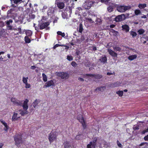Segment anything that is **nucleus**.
<instances>
[{"label":"nucleus","instance_id":"nucleus-34","mask_svg":"<svg viewBox=\"0 0 148 148\" xmlns=\"http://www.w3.org/2000/svg\"><path fill=\"white\" fill-rule=\"evenodd\" d=\"M82 124V125L84 129H85L86 128V122L85 120L83 121V122H80Z\"/></svg>","mask_w":148,"mask_h":148},{"label":"nucleus","instance_id":"nucleus-6","mask_svg":"<svg viewBox=\"0 0 148 148\" xmlns=\"http://www.w3.org/2000/svg\"><path fill=\"white\" fill-rule=\"evenodd\" d=\"M49 139L50 143L53 142L54 140L57 139V136L55 132L52 131L49 134Z\"/></svg>","mask_w":148,"mask_h":148},{"label":"nucleus","instance_id":"nucleus-1","mask_svg":"<svg viewBox=\"0 0 148 148\" xmlns=\"http://www.w3.org/2000/svg\"><path fill=\"white\" fill-rule=\"evenodd\" d=\"M45 18V17L43 16L41 20L38 21L39 29H43L46 28V30H49L50 27H48V26L50 25V22H43V21L44 20Z\"/></svg>","mask_w":148,"mask_h":148},{"label":"nucleus","instance_id":"nucleus-15","mask_svg":"<svg viewBox=\"0 0 148 148\" xmlns=\"http://www.w3.org/2000/svg\"><path fill=\"white\" fill-rule=\"evenodd\" d=\"M18 111L20 112V114H21V116H23L25 114H27L28 113V111L26 110H19Z\"/></svg>","mask_w":148,"mask_h":148},{"label":"nucleus","instance_id":"nucleus-58","mask_svg":"<svg viewBox=\"0 0 148 148\" xmlns=\"http://www.w3.org/2000/svg\"><path fill=\"white\" fill-rule=\"evenodd\" d=\"M0 122L3 125L4 124H5L6 123L2 119L0 120Z\"/></svg>","mask_w":148,"mask_h":148},{"label":"nucleus","instance_id":"nucleus-46","mask_svg":"<svg viewBox=\"0 0 148 148\" xmlns=\"http://www.w3.org/2000/svg\"><path fill=\"white\" fill-rule=\"evenodd\" d=\"M25 88H29L31 87V85L30 84H28L27 83L25 84Z\"/></svg>","mask_w":148,"mask_h":148},{"label":"nucleus","instance_id":"nucleus-11","mask_svg":"<svg viewBox=\"0 0 148 148\" xmlns=\"http://www.w3.org/2000/svg\"><path fill=\"white\" fill-rule=\"evenodd\" d=\"M19 118L20 117L18 116V114L14 112L12 118V121H17Z\"/></svg>","mask_w":148,"mask_h":148},{"label":"nucleus","instance_id":"nucleus-63","mask_svg":"<svg viewBox=\"0 0 148 148\" xmlns=\"http://www.w3.org/2000/svg\"><path fill=\"white\" fill-rule=\"evenodd\" d=\"M97 50V48L95 46L92 47V50L94 51H95Z\"/></svg>","mask_w":148,"mask_h":148},{"label":"nucleus","instance_id":"nucleus-53","mask_svg":"<svg viewBox=\"0 0 148 148\" xmlns=\"http://www.w3.org/2000/svg\"><path fill=\"white\" fill-rule=\"evenodd\" d=\"M145 144L147 145L148 143L147 142H143V143H142L140 144L139 145V146L140 147L142 146L143 145H145Z\"/></svg>","mask_w":148,"mask_h":148},{"label":"nucleus","instance_id":"nucleus-21","mask_svg":"<svg viewBox=\"0 0 148 148\" xmlns=\"http://www.w3.org/2000/svg\"><path fill=\"white\" fill-rule=\"evenodd\" d=\"M106 87L105 86H101L97 87L95 90V91H96L97 90L103 92L105 89H106Z\"/></svg>","mask_w":148,"mask_h":148},{"label":"nucleus","instance_id":"nucleus-62","mask_svg":"<svg viewBox=\"0 0 148 148\" xmlns=\"http://www.w3.org/2000/svg\"><path fill=\"white\" fill-rule=\"evenodd\" d=\"M78 80L79 81H82V82L84 81V79L81 77H79L78 78Z\"/></svg>","mask_w":148,"mask_h":148},{"label":"nucleus","instance_id":"nucleus-25","mask_svg":"<svg viewBox=\"0 0 148 148\" xmlns=\"http://www.w3.org/2000/svg\"><path fill=\"white\" fill-rule=\"evenodd\" d=\"M25 41L26 43H29L30 42L31 40L29 37L25 36L24 38Z\"/></svg>","mask_w":148,"mask_h":148},{"label":"nucleus","instance_id":"nucleus-43","mask_svg":"<svg viewBox=\"0 0 148 148\" xmlns=\"http://www.w3.org/2000/svg\"><path fill=\"white\" fill-rule=\"evenodd\" d=\"M89 2V5H90V7L91 8V6L93 5L95 3L94 1H90Z\"/></svg>","mask_w":148,"mask_h":148},{"label":"nucleus","instance_id":"nucleus-12","mask_svg":"<svg viewBox=\"0 0 148 148\" xmlns=\"http://www.w3.org/2000/svg\"><path fill=\"white\" fill-rule=\"evenodd\" d=\"M10 1L13 7H14V4L20 3L23 2V0H10Z\"/></svg>","mask_w":148,"mask_h":148},{"label":"nucleus","instance_id":"nucleus-45","mask_svg":"<svg viewBox=\"0 0 148 148\" xmlns=\"http://www.w3.org/2000/svg\"><path fill=\"white\" fill-rule=\"evenodd\" d=\"M13 21L12 19H10L6 21V24L7 25H9L10 23H12Z\"/></svg>","mask_w":148,"mask_h":148},{"label":"nucleus","instance_id":"nucleus-55","mask_svg":"<svg viewBox=\"0 0 148 148\" xmlns=\"http://www.w3.org/2000/svg\"><path fill=\"white\" fill-rule=\"evenodd\" d=\"M18 32L16 34H18V33L21 34V27H19L18 28Z\"/></svg>","mask_w":148,"mask_h":148},{"label":"nucleus","instance_id":"nucleus-56","mask_svg":"<svg viewBox=\"0 0 148 148\" xmlns=\"http://www.w3.org/2000/svg\"><path fill=\"white\" fill-rule=\"evenodd\" d=\"M139 127L138 125H137L136 126L134 127L133 128V129L135 130H137L139 129Z\"/></svg>","mask_w":148,"mask_h":148},{"label":"nucleus","instance_id":"nucleus-38","mask_svg":"<svg viewBox=\"0 0 148 148\" xmlns=\"http://www.w3.org/2000/svg\"><path fill=\"white\" fill-rule=\"evenodd\" d=\"M113 7L110 5L107 8L108 11L110 12H111L113 11Z\"/></svg>","mask_w":148,"mask_h":148},{"label":"nucleus","instance_id":"nucleus-13","mask_svg":"<svg viewBox=\"0 0 148 148\" xmlns=\"http://www.w3.org/2000/svg\"><path fill=\"white\" fill-rule=\"evenodd\" d=\"M121 27L122 28V30L123 31H125L126 32H128L129 31V27L127 25H122Z\"/></svg>","mask_w":148,"mask_h":148},{"label":"nucleus","instance_id":"nucleus-27","mask_svg":"<svg viewBox=\"0 0 148 148\" xmlns=\"http://www.w3.org/2000/svg\"><path fill=\"white\" fill-rule=\"evenodd\" d=\"M102 77V76L99 74H95L94 77L96 79H100Z\"/></svg>","mask_w":148,"mask_h":148},{"label":"nucleus","instance_id":"nucleus-18","mask_svg":"<svg viewBox=\"0 0 148 148\" xmlns=\"http://www.w3.org/2000/svg\"><path fill=\"white\" fill-rule=\"evenodd\" d=\"M99 61L103 64L105 63L107 61V58L105 55L104 57H101L99 59Z\"/></svg>","mask_w":148,"mask_h":148},{"label":"nucleus","instance_id":"nucleus-44","mask_svg":"<svg viewBox=\"0 0 148 148\" xmlns=\"http://www.w3.org/2000/svg\"><path fill=\"white\" fill-rule=\"evenodd\" d=\"M81 134H78L75 137V139L76 140H78L80 139L81 137Z\"/></svg>","mask_w":148,"mask_h":148},{"label":"nucleus","instance_id":"nucleus-40","mask_svg":"<svg viewBox=\"0 0 148 148\" xmlns=\"http://www.w3.org/2000/svg\"><path fill=\"white\" fill-rule=\"evenodd\" d=\"M29 17L30 19H33L35 18V16L34 14H30L29 15Z\"/></svg>","mask_w":148,"mask_h":148},{"label":"nucleus","instance_id":"nucleus-17","mask_svg":"<svg viewBox=\"0 0 148 148\" xmlns=\"http://www.w3.org/2000/svg\"><path fill=\"white\" fill-rule=\"evenodd\" d=\"M77 119L79 121V122H83L84 120L82 115L81 114H78L77 116Z\"/></svg>","mask_w":148,"mask_h":148},{"label":"nucleus","instance_id":"nucleus-32","mask_svg":"<svg viewBox=\"0 0 148 148\" xmlns=\"http://www.w3.org/2000/svg\"><path fill=\"white\" fill-rule=\"evenodd\" d=\"M11 101L15 105L17 100L15 98L12 97L11 99Z\"/></svg>","mask_w":148,"mask_h":148},{"label":"nucleus","instance_id":"nucleus-33","mask_svg":"<svg viewBox=\"0 0 148 148\" xmlns=\"http://www.w3.org/2000/svg\"><path fill=\"white\" fill-rule=\"evenodd\" d=\"M83 30V28L82 24L80 23L79 25V31L80 33H82Z\"/></svg>","mask_w":148,"mask_h":148},{"label":"nucleus","instance_id":"nucleus-49","mask_svg":"<svg viewBox=\"0 0 148 148\" xmlns=\"http://www.w3.org/2000/svg\"><path fill=\"white\" fill-rule=\"evenodd\" d=\"M117 144L118 146L120 147H122V145L119 142V140H117L116 141Z\"/></svg>","mask_w":148,"mask_h":148},{"label":"nucleus","instance_id":"nucleus-37","mask_svg":"<svg viewBox=\"0 0 148 148\" xmlns=\"http://www.w3.org/2000/svg\"><path fill=\"white\" fill-rule=\"evenodd\" d=\"M3 125L5 126V127L4 128V130L6 132H7L8 130L9 129V126L7 125V123L4 124Z\"/></svg>","mask_w":148,"mask_h":148},{"label":"nucleus","instance_id":"nucleus-48","mask_svg":"<svg viewBox=\"0 0 148 148\" xmlns=\"http://www.w3.org/2000/svg\"><path fill=\"white\" fill-rule=\"evenodd\" d=\"M95 74H86L85 76L86 77L87 76H89V77H94V75Z\"/></svg>","mask_w":148,"mask_h":148},{"label":"nucleus","instance_id":"nucleus-28","mask_svg":"<svg viewBox=\"0 0 148 148\" xmlns=\"http://www.w3.org/2000/svg\"><path fill=\"white\" fill-rule=\"evenodd\" d=\"M25 33L27 35L26 36H27L28 37L31 36L32 34V32L30 30L27 31H26Z\"/></svg>","mask_w":148,"mask_h":148},{"label":"nucleus","instance_id":"nucleus-16","mask_svg":"<svg viewBox=\"0 0 148 148\" xmlns=\"http://www.w3.org/2000/svg\"><path fill=\"white\" fill-rule=\"evenodd\" d=\"M83 6L84 8L86 9H89L90 8L89 5V1L88 2H85L83 4Z\"/></svg>","mask_w":148,"mask_h":148},{"label":"nucleus","instance_id":"nucleus-52","mask_svg":"<svg viewBox=\"0 0 148 148\" xmlns=\"http://www.w3.org/2000/svg\"><path fill=\"white\" fill-rule=\"evenodd\" d=\"M39 25H38V26H36L34 27L35 30H36L37 31V32H39Z\"/></svg>","mask_w":148,"mask_h":148},{"label":"nucleus","instance_id":"nucleus-14","mask_svg":"<svg viewBox=\"0 0 148 148\" xmlns=\"http://www.w3.org/2000/svg\"><path fill=\"white\" fill-rule=\"evenodd\" d=\"M57 7L60 9H63L64 7V3L62 2H57L56 3Z\"/></svg>","mask_w":148,"mask_h":148},{"label":"nucleus","instance_id":"nucleus-8","mask_svg":"<svg viewBox=\"0 0 148 148\" xmlns=\"http://www.w3.org/2000/svg\"><path fill=\"white\" fill-rule=\"evenodd\" d=\"M55 86V84L53 80H51L50 81H48L45 83V86L46 88L49 87L51 86Z\"/></svg>","mask_w":148,"mask_h":148},{"label":"nucleus","instance_id":"nucleus-61","mask_svg":"<svg viewBox=\"0 0 148 148\" xmlns=\"http://www.w3.org/2000/svg\"><path fill=\"white\" fill-rule=\"evenodd\" d=\"M75 54L77 55H79L80 54V51L79 50H77L76 51Z\"/></svg>","mask_w":148,"mask_h":148},{"label":"nucleus","instance_id":"nucleus-51","mask_svg":"<svg viewBox=\"0 0 148 148\" xmlns=\"http://www.w3.org/2000/svg\"><path fill=\"white\" fill-rule=\"evenodd\" d=\"M103 145H104V147H107L108 146V143L105 141H104L103 142Z\"/></svg>","mask_w":148,"mask_h":148},{"label":"nucleus","instance_id":"nucleus-59","mask_svg":"<svg viewBox=\"0 0 148 148\" xmlns=\"http://www.w3.org/2000/svg\"><path fill=\"white\" fill-rule=\"evenodd\" d=\"M144 139L145 141L148 140V135L145 136L144 138Z\"/></svg>","mask_w":148,"mask_h":148},{"label":"nucleus","instance_id":"nucleus-60","mask_svg":"<svg viewBox=\"0 0 148 148\" xmlns=\"http://www.w3.org/2000/svg\"><path fill=\"white\" fill-rule=\"evenodd\" d=\"M12 11V9H10V10H8L7 12L8 14H11Z\"/></svg>","mask_w":148,"mask_h":148},{"label":"nucleus","instance_id":"nucleus-30","mask_svg":"<svg viewBox=\"0 0 148 148\" xmlns=\"http://www.w3.org/2000/svg\"><path fill=\"white\" fill-rule=\"evenodd\" d=\"M23 101H22L17 100L15 105L17 106H21L22 105Z\"/></svg>","mask_w":148,"mask_h":148},{"label":"nucleus","instance_id":"nucleus-10","mask_svg":"<svg viewBox=\"0 0 148 148\" xmlns=\"http://www.w3.org/2000/svg\"><path fill=\"white\" fill-rule=\"evenodd\" d=\"M108 51L109 54L112 57H117V54L110 49H108Z\"/></svg>","mask_w":148,"mask_h":148},{"label":"nucleus","instance_id":"nucleus-64","mask_svg":"<svg viewBox=\"0 0 148 148\" xmlns=\"http://www.w3.org/2000/svg\"><path fill=\"white\" fill-rule=\"evenodd\" d=\"M62 33V32H61L59 31H58L57 32V34L58 35H60V36H61V35Z\"/></svg>","mask_w":148,"mask_h":148},{"label":"nucleus","instance_id":"nucleus-24","mask_svg":"<svg viewBox=\"0 0 148 148\" xmlns=\"http://www.w3.org/2000/svg\"><path fill=\"white\" fill-rule=\"evenodd\" d=\"M147 6V4L146 3L141 4L140 3L139 4L138 7L140 9H143Z\"/></svg>","mask_w":148,"mask_h":148},{"label":"nucleus","instance_id":"nucleus-7","mask_svg":"<svg viewBox=\"0 0 148 148\" xmlns=\"http://www.w3.org/2000/svg\"><path fill=\"white\" fill-rule=\"evenodd\" d=\"M126 19L125 16L124 14L119 15L115 18V21L116 22L122 21Z\"/></svg>","mask_w":148,"mask_h":148},{"label":"nucleus","instance_id":"nucleus-26","mask_svg":"<svg viewBox=\"0 0 148 148\" xmlns=\"http://www.w3.org/2000/svg\"><path fill=\"white\" fill-rule=\"evenodd\" d=\"M39 101L38 100H37V99L35 100L33 102V107L35 108L36 107L38 106V103Z\"/></svg>","mask_w":148,"mask_h":148},{"label":"nucleus","instance_id":"nucleus-39","mask_svg":"<svg viewBox=\"0 0 148 148\" xmlns=\"http://www.w3.org/2000/svg\"><path fill=\"white\" fill-rule=\"evenodd\" d=\"M130 34L132 35L133 38H134L137 35L136 32L134 31H131V32Z\"/></svg>","mask_w":148,"mask_h":148},{"label":"nucleus","instance_id":"nucleus-31","mask_svg":"<svg viewBox=\"0 0 148 148\" xmlns=\"http://www.w3.org/2000/svg\"><path fill=\"white\" fill-rule=\"evenodd\" d=\"M42 76L43 80L44 82H46L47 81V77L45 73L42 74Z\"/></svg>","mask_w":148,"mask_h":148},{"label":"nucleus","instance_id":"nucleus-2","mask_svg":"<svg viewBox=\"0 0 148 148\" xmlns=\"http://www.w3.org/2000/svg\"><path fill=\"white\" fill-rule=\"evenodd\" d=\"M14 140L15 141V144L16 145L18 146L20 144L23 143L22 138V134H17L14 136Z\"/></svg>","mask_w":148,"mask_h":148},{"label":"nucleus","instance_id":"nucleus-42","mask_svg":"<svg viewBox=\"0 0 148 148\" xmlns=\"http://www.w3.org/2000/svg\"><path fill=\"white\" fill-rule=\"evenodd\" d=\"M67 59L69 61H72L73 60V57L71 56H68Z\"/></svg>","mask_w":148,"mask_h":148},{"label":"nucleus","instance_id":"nucleus-3","mask_svg":"<svg viewBox=\"0 0 148 148\" xmlns=\"http://www.w3.org/2000/svg\"><path fill=\"white\" fill-rule=\"evenodd\" d=\"M92 141H90L87 145L86 148H95L98 139L97 137H94L93 138Z\"/></svg>","mask_w":148,"mask_h":148},{"label":"nucleus","instance_id":"nucleus-4","mask_svg":"<svg viewBox=\"0 0 148 148\" xmlns=\"http://www.w3.org/2000/svg\"><path fill=\"white\" fill-rule=\"evenodd\" d=\"M56 74L57 76L60 77L62 79H66L69 77V75L66 72H58L56 73Z\"/></svg>","mask_w":148,"mask_h":148},{"label":"nucleus","instance_id":"nucleus-36","mask_svg":"<svg viewBox=\"0 0 148 148\" xmlns=\"http://www.w3.org/2000/svg\"><path fill=\"white\" fill-rule=\"evenodd\" d=\"M28 77H23V78L22 81L23 83L25 84L27 83V80L28 79Z\"/></svg>","mask_w":148,"mask_h":148},{"label":"nucleus","instance_id":"nucleus-50","mask_svg":"<svg viewBox=\"0 0 148 148\" xmlns=\"http://www.w3.org/2000/svg\"><path fill=\"white\" fill-rule=\"evenodd\" d=\"M110 0H101L100 1L101 3H106L108 2Z\"/></svg>","mask_w":148,"mask_h":148},{"label":"nucleus","instance_id":"nucleus-9","mask_svg":"<svg viewBox=\"0 0 148 148\" xmlns=\"http://www.w3.org/2000/svg\"><path fill=\"white\" fill-rule=\"evenodd\" d=\"M29 102V100L27 99H26L24 101L23 103H22V105L21 106H22L23 110H27L28 108V103Z\"/></svg>","mask_w":148,"mask_h":148},{"label":"nucleus","instance_id":"nucleus-29","mask_svg":"<svg viewBox=\"0 0 148 148\" xmlns=\"http://www.w3.org/2000/svg\"><path fill=\"white\" fill-rule=\"evenodd\" d=\"M137 32L139 34L141 35L144 33L145 30L143 29H140Z\"/></svg>","mask_w":148,"mask_h":148},{"label":"nucleus","instance_id":"nucleus-19","mask_svg":"<svg viewBox=\"0 0 148 148\" xmlns=\"http://www.w3.org/2000/svg\"><path fill=\"white\" fill-rule=\"evenodd\" d=\"M121 85V83L118 82H117L114 84H111L109 86L110 87H115L120 86Z\"/></svg>","mask_w":148,"mask_h":148},{"label":"nucleus","instance_id":"nucleus-54","mask_svg":"<svg viewBox=\"0 0 148 148\" xmlns=\"http://www.w3.org/2000/svg\"><path fill=\"white\" fill-rule=\"evenodd\" d=\"M60 46H62L59 44H56L54 46L53 48L54 49H55L57 47Z\"/></svg>","mask_w":148,"mask_h":148},{"label":"nucleus","instance_id":"nucleus-47","mask_svg":"<svg viewBox=\"0 0 148 148\" xmlns=\"http://www.w3.org/2000/svg\"><path fill=\"white\" fill-rule=\"evenodd\" d=\"M71 65L73 67H75L77 65L76 63L74 61H72L71 62Z\"/></svg>","mask_w":148,"mask_h":148},{"label":"nucleus","instance_id":"nucleus-20","mask_svg":"<svg viewBox=\"0 0 148 148\" xmlns=\"http://www.w3.org/2000/svg\"><path fill=\"white\" fill-rule=\"evenodd\" d=\"M137 56L136 55H132L128 56V59L130 61L133 60L136 58Z\"/></svg>","mask_w":148,"mask_h":148},{"label":"nucleus","instance_id":"nucleus-22","mask_svg":"<svg viewBox=\"0 0 148 148\" xmlns=\"http://www.w3.org/2000/svg\"><path fill=\"white\" fill-rule=\"evenodd\" d=\"M113 48L116 51H118L119 52H121V48L119 46H114L113 47Z\"/></svg>","mask_w":148,"mask_h":148},{"label":"nucleus","instance_id":"nucleus-35","mask_svg":"<svg viewBox=\"0 0 148 148\" xmlns=\"http://www.w3.org/2000/svg\"><path fill=\"white\" fill-rule=\"evenodd\" d=\"M116 93L118 94L119 96L121 97L123 95V91H119L116 92Z\"/></svg>","mask_w":148,"mask_h":148},{"label":"nucleus","instance_id":"nucleus-41","mask_svg":"<svg viewBox=\"0 0 148 148\" xmlns=\"http://www.w3.org/2000/svg\"><path fill=\"white\" fill-rule=\"evenodd\" d=\"M135 14L136 15H138V14H140L141 13V12L139 10H136L135 11Z\"/></svg>","mask_w":148,"mask_h":148},{"label":"nucleus","instance_id":"nucleus-23","mask_svg":"<svg viewBox=\"0 0 148 148\" xmlns=\"http://www.w3.org/2000/svg\"><path fill=\"white\" fill-rule=\"evenodd\" d=\"M64 148H69L71 147L70 143L69 142L66 141L64 143Z\"/></svg>","mask_w":148,"mask_h":148},{"label":"nucleus","instance_id":"nucleus-57","mask_svg":"<svg viewBox=\"0 0 148 148\" xmlns=\"http://www.w3.org/2000/svg\"><path fill=\"white\" fill-rule=\"evenodd\" d=\"M87 20L91 23H92L93 21L92 20V19L90 18H87L86 19Z\"/></svg>","mask_w":148,"mask_h":148},{"label":"nucleus","instance_id":"nucleus-5","mask_svg":"<svg viewBox=\"0 0 148 148\" xmlns=\"http://www.w3.org/2000/svg\"><path fill=\"white\" fill-rule=\"evenodd\" d=\"M130 8V7L129 6L121 5L118 6L117 8V10L119 12H123Z\"/></svg>","mask_w":148,"mask_h":148}]
</instances>
